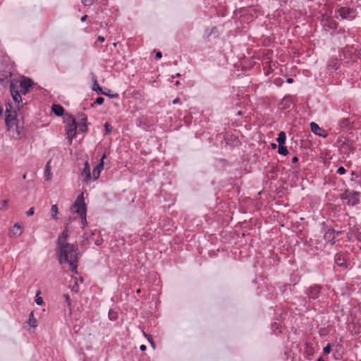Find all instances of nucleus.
<instances>
[{
  "label": "nucleus",
  "instance_id": "f257e3e1",
  "mask_svg": "<svg viewBox=\"0 0 361 361\" xmlns=\"http://www.w3.org/2000/svg\"><path fill=\"white\" fill-rule=\"evenodd\" d=\"M68 231L65 229L58 237L57 245L60 252L59 260L61 264L68 262L71 271H76L78 262L77 248L73 244L67 243Z\"/></svg>",
  "mask_w": 361,
  "mask_h": 361
},
{
  "label": "nucleus",
  "instance_id": "f03ea898",
  "mask_svg": "<svg viewBox=\"0 0 361 361\" xmlns=\"http://www.w3.org/2000/svg\"><path fill=\"white\" fill-rule=\"evenodd\" d=\"M18 121L16 111L12 110L11 105H6L5 122L8 128V131H11L14 128V124Z\"/></svg>",
  "mask_w": 361,
  "mask_h": 361
},
{
  "label": "nucleus",
  "instance_id": "7ed1b4c3",
  "mask_svg": "<svg viewBox=\"0 0 361 361\" xmlns=\"http://www.w3.org/2000/svg\"><path fill=\"white\" fill-rule=\"evenodd\" d=\"M71 211L73 213L78 214L80 216L86 214L87 209L84 202L83 193L77 197L71 207Z\"/></svg>",
  "mask_w": 361,
  "mask_h": 361
},
{
  "label": "nucleus",
  "instance_id": "20e7f679",
  "mask_svg": "<svg viewBox=\"0 0 361 361\" xmlns=\"http://www.w3.org/2000/svg\"><path fill=\"white\" fill-rule=\"evenodd\" d=\"M322 286L320 285L314 284L306 289L305 294L309 300H317L319 298Z\"/></svg>",
  "mask_w": 361,
  "mask_h": 361
},
{
  "label": "nucleus",
  "instance_id": "39448f33",
  "mask_svg": "<svg viewBox=\"0 0 361 361\" xmlns=\"http://www.w3.org/2000/svg\"><path fill=\"white\" fill-rule=\"evenodd\" d=\"M337 11H338L339 16L343 19H347L349 20H352L356 16L355 11L354 9L348 8V7H345V6L340 7Z\"/></svg>",
  "mask_w": 361,
  "mask_h": 361
},
{
  "label": "nucleus",
  "instance_id": "423d86ee",
  "mask_svg": "<svg viewBox=\"0 0 361 361\" xmlns=\"http://www.w3.org/2000/svg\"><path fill=\"white\" fill-rule=\"evenodd\" d=\"M321 23L326 31L330 30H334L337 28V23L329 17L323 16Z\"/></svg>",
  "mask_w": 361,
  "mask_h": 361
},
{
  "label": "nucleus",
  "instance_id": "0eeeda50",
  "mask_svg": "<svg viewBox=\"0 0 361 361\" xmlns=\"http://www.w3.org/2000/svg\"><path fill=\"white\" fill-rule=\"evenodd\" d=\"M23 131V123L20 124L19 121L16 123L14 124V128L11 131H9L11 133V137L13 140H18L21 138L22 134Z\"/></svg>",
  "mask_w": 361,
  "mask_h": 361
},
{
  "label": "nucleus",
  "instance_id": "6e6552de",
  "mask_svg": "<svg viewBox=\"0 0 361 361\" xmlns=\"http://www.w3.org/2000/svg\"><path fill=\"white\" fill-rule=\"evenodd\" d=\"M71 118V121L68 124L66 130L68 138L72 141L73 138L75 136L78 126L75 119L73 117Z\"/></svg>",
  "mask_w": 361,
  "mask_h": 361
},
{
  "label": "nucleus",
  "instance_id": "1a4fd4ad",
  "mask_svg": "<svg viewBox=\"0 0 361 361\" xmlns=\"http://www.w3.org/2000/svg\"><path fill=\"white\" fill-rule=\"evenodd\" d=\"M345 199L347 200L348 204L355 206L358 204L360 201V192L356 191L348 192Z\"/></svg>",
  "mask_w": 361,
  "mask_h": 361
},
{
  "label": "nucleus",
  "instance_id": "9d476101",
  "mask_svg": "<svg viewBox=\"0 0 361 361\" xmlns=\"http://www.w3.org/2000/svg\"><path fill=\"white\" fill-rule=\"evenodd\" d=\"M10 91L13 101L17 104L18 109L20 110V103L22 102L21 96L15 85L12 82L10 84Z\"/></svg>",
  "mask_w": 361,
  "mask_h": 361
},
{
  "label": "nucleus",
  "instance_id": "9b49d317",
  "mask_svg": "<svg viewBox=\"0 0 361 361\" xmlns=\"http://www.w3.org/2000/svg\"><path fill=\"white\" fill-rule=\"evenodd\" d=\"M310 128H311V130L313 133H314L315 135H317L319 136H321L322 137H327L328 135V133L327 132L321 128L316 123L314 122H312L310 123Z\"/></svg>",
  "mask_w": 361,
  "mask_h": 361
},
{
  "label": "nucleus",
  "instance_id": "f8f14e48",
  "mask_svg": "<svg viewBox=\"0 0 361 361\" xmlns=\"http://www.w3.org/2000/svg\"><path fill=\"white\" fill-rule=\"evenodd\" d=\"M105 158H106V154H104L101 158L100 163L98 165H97L94 167V169H93V171H92L93 180H97L99 177L100 173L104 168V162L103 161Z\"/></svg>",
  "mask_w": 361,
  "mask_h": 361
},
{
  "label": "nucleus",
  "instance_id": "ddd939ff",
  "mask_svg": "<svg viewBox=\"0 0 361 361\" xmlns=\"http://www.w3.org/2000/svg\"><path fill=\"white\" fill-rule=\"evenodd\" d=\"M87 120L85 114H80L79 115L78 127L81 132H86L87 130Z\"/></svg>",
  "mask_w": 361,
  "mask_h": 361
},
{
  "label": "nucleus",
  "instance_id": "4468645a",
  "mask_svg": "<svg viewBox=\"0 0 361 361\" xmlns=\"http://www.w3.org/2000/svg\"><path fill=\"white\" fill-rule=\"evenodd\" d=\"M81 175L83 178V180L85 183H88L91 180V172L89 164L87 161H85L84 164V168L81 173Z\"/></svg>",
  "mask_w": 361,
  "mask_h": 361
},
{
  "label": "nucleus",
  "instance_id": "2eb2a0df",
  "mask_svg": "<svg viewBox=\"0 0 361 361\" xmlns=\"http://www.w3.org/2000/svg\"><path fill=\"white\" fill-rule=\"evenodd\" d=\"M324 238L325 240L331 243V245L335 243L336 231L333 228H328L324 233Z\"/></svg>",
  "mask_w": 361,
  "mask_h": 361
},
{
  "label": "nucleus",
  "instance_id": "dca6fc26",
  "mask_svg": "<svg viewBox=\"0 0 361 361\" xmlns=\"http://www.w3.org/2000/svg\"><path fill=\"white\" fill-rule=\"evenodd\" d=\"M334 260L338 266L343 268L347 267L346 260L344 258L343 255H341V253L336 254L334 257Z\"/></svg>",
  "mask_w": 361,
  "mask_h": 361
},
{
  "label": "nucleus",
  "instance_id": "f3484780",
  "mask_svg": "<svg viewBox=\"0 0 361 361\" xmlns=\"http://www.w3.org/2000/svg\"><path fill=\"white\" fill-rule=\"evenodd\" d=\"M32 80L25 77H23L20 81V86L21 89H30L32 87Z\"/></svg>",
  "mask_w": 361,
  "mask_h": 361
},
{
  "label": "nucleus",
  "instance_id": "a211bd4d",
  "mask_svg": "<svg viewBox=\"0 0 361 361\" xmlns=\"http://www.w3.org/2000/svg\"><path fill=\"white\" fill-rule=\"evenodd\" d=\"M51 109L54 114L57 116H61L64 113L63 108L59 104H53Z\"/></svg>",
  "mask_w": 361,
  "mask_h": 361
},
{
  "label": "nucleus",
  "instance_id": "6ab92c4d",
  "mask_svg": "<svg viewBox=\"0 0 361 361\" xmlns=\"http://www.w3.org/2000/svg\"><path fill=\"white\" fill-rule=\"evenodd\" d=\"M351 124V121L349 118H342L339 122L340 128L342 130L347 129L350 125Z\"/></svg>",
  "mask_w": 361,
  "mask_h": 361
},
{
  "label": "nucleus",
  "instance_id": "aec40b11",
  "mask_svg": "<svg viewBox=\"0 0 361 361\" xmlns=\"http://www.w3.org/2000/svg\"><path fill=\"white\" fill-rule=\"evenodd\" d=\"M22 227L20 224H16L13 228L11 230V233L13 235L20 236L22 234Z\"/></svg>",
  "mask_w": 361,
  "mask_h": 361
},
{
  "label": "nucleus",
  "instance_id": "412c9836",
  "mask_svg": "<svg viewBox=\"0 0 361 361\" xmlns=\"http://www.w3.org/2000/svg\"><path fill=\"white\" fill-rule=\"evenodd\" d=\"M92 89L98 94L109 95L108 93L102 90V87L98 85L97 79L95 78H94V85Z\"/></svg>",
  "mask_w": 361,
  "mask_h": 361
},
{
  "label": "nucleus",
  "instance_id": "4be33fe9",
  "mask_svg": "<svg viewBox=\"0 0 361 361\" xmlns=\"http://www.w3.org/2000/svg\"><path fill=\"white\" fill-rule=\"evenodd\" d=\"M286 140V133L283 131H281L278 137L276 139L277 142L279 144V146L280 145H284Z\"/></svg>",
  "mask_w": 361,
  "mask_h": 361
},
{
  "label": "nucleus",
  "instance_id": "5701e85b",
  "mask_svg": "<svg viewBox=\"0 0 361 361\" xmlns=\"http://www.w3.org/2000/svg\"><path fill=\"white\" fill-rule=\"evenodd\" d=\"M51 178V166H50V161H49L45 166L44 178H45V180H50Z\"/></svg>",
  "mask_w": 361,
  "mask_h": 361
},
{
  "label": "nucleus",
  "instance_id": "b1692460",
  "mask_svg": "<svg viewBox=\"0 0 361 361\" xmlns=\"http://www.w3.org/2000/svg\"><path fill=\"white\" fill-rule=\"evenodd\" d=\"M28 323L32 327H36L37 326V319L34 317L33 312L30 313Z\"/></svg>",
  "mask_w": 361,
  "mask_h": 361
},
{
  "label": "nucleus",
  "instance_id": "393cba45",
  "mask_svg": "<svg viewBox=\"0 0 361 361\" xmlns=\"http://www.w3.org/2000/svg\"><path fill=\"white\" fill-rule=\"evenodd\" d=\"M51 218L54 219H57L58 207L56 204H53L51 207Z\"/></svg>",
  "mask_w": 361,
  "mask_h": 361
},
{
  "label": "nucleus",
  "instance_id": "a878e982",
  "mask_svg": "<svg viewBox=\"0 0 361 361\" xmlns=\"http://www.w3.org/2000/svg\"><path fill=\"white\" fill-rule=\"evenodd\" d=\"M278 152L281 155L286 156L288 154V151L287 149V147L284 145H280L279 146Z\"/></svg>",
  "mask_w": 361,
  "mask_h": 361
},
{
  "label": "nucleus",
  "instance_id": "bb28decb",
  "mask_svg": "<svg viewBox=\"0 0 361 361\" xmlns=\"http://www.w3.org/2000/svg\"><path fill=\"white\" fill-rule=\"evenodd\" d=\"M217 32L218 31L216 27H212L209 32L208 31V30L205 31V35H207V37L212 35H214L215 37L217 35Z\"/></svg>",
  "mask_w": 361,
  "mask_h": 361
},
{
  "label": "nucleus",
  "instance_id": "cd10ccee",
  "mask_svg": "<svg viewBox=\"0 0 361 361\" xmlns=\"http://www.w3.org/2000/svg\"><path fill=\"white\" fill-rule=\"evenodd\" d=\"M8 201L4 200L0 202V210H5L7 209Z\"/></svg>",
  "mask_w": 361,
  "mask_h": 361
},
{
  "label": "nucleus",
  "instance_id": "c85d7f7f",
  "mask_svg": "<svg viewBox=\"0 0 361 361\" xmlns=\"http://www.w3.org/2000/svg\"><path fill=\"white\" fill-rule=\"evenodd\" d=\"M105 133L104 135L110 134L111 132V126L108 123H105L104 124Z\"/></svg>",
  "mask_w": 361,
  "mask_h": 361
},
{
  "label": "nucleus",
  "instance_id": "c756f323",
  "mask_svg": "<svg viewBox=\"0 0 361 361\" xmlns=\"http://www.w3.org/2000/svg\"><path fill=\"white\" fill-rule=\"evenodd\" d=\"M40 292L39 291H37V295H36V299H35V302L37 305H42L43 304V300L41 297H39L38 296V294Z\"/></svg>",
  "mask_w": 361,
  "mask_h": 361
},
{
  "label": "nucleus",
  "instance_id": "7c9ffc66",
  "mask_svg": "<svg viewBox=\"0 0 361 361\" xmlns=\"http://www.w3.org/2000/svg\"><path fill=\"white\" fill-rule=\"evenodd\" d=\"M324 354H329L331 350V344L328 343L323 349Z\"/></svg>",
  "mask_w": 361,
  "mask_h": 361
},
{
  "label": "nucleus",
  "instance_id": "2f4dec72",
  "mask_svg": "<svg viewBox=\"0 0 361 361\" xmlns=\"http://www.w3.org/2000/svg\"><path fill=\"white\" fill-rule=\"evenodd\" d=\"M80 216L81 220H82V228H84L85 226H86L87 225V219H86V214H85V215H80Z\"/></svg>",
  "mask_w": 361,
  "mask_h": 361
},
{
  "label": "nucleus",
  "instance_id": "473e14b6",
  "mask_svg": "<svg viewBox=\"0 0 361 361\" xmlns=\"http://www.w3.org/2000/svg\"><path fill=\"white\" fill-rule=\"evenodd\" d=\"M104 99L102 97H99L96 99V100L94 101V104H97L98 105H101L104 103Z\"/></svg>",
  "mask_w": 361,
  "mask_h": 361
},
{
  "label": "nucleus",
  "instance_id": "72a5a7b5",
  "mask_svg": "<svg viewBox=\"0 0 361 361\" xmlns=\"http://www.w3.org/2000/svg\"><path fill=\"white\" fill-rule=\"evenodd\" d=\"M96 0H83L82 3L85 6H91Z\"/></svg>",
  "mask_w": 361,
  "mask_h": 361
},
{
  "label": "nucleus",
  "instance_id": "f704fd0d",
  "mask_svg": "<svg viewBox=\"0 0 361 361\" xmlns=\"http://www.w3.org/2000/svg\"><path fill=\"white\" fill-rule=\"evenodd\" d=\"M346 172V170L345 169L344 167L343 166H341L339 167L338 169H337V173L340 175H343L345 174Z\"/></svg>",
  "mask_w": 361,
  "mask_h": 361
},
{
  "label": "nucleus",
  "instance_id": "c9c22d12",
  "mask_svg": "<svg viewBox=\"0 0 361 361\" xmlns=\"http://www.w3.org/2000/svg\"><path fill=\"white\" fill-rule=\"evenodd\" d=\"M144 335L145 337L147 338V340L149 341V342L151 343V345L154 347V342H153V339H152V336L149 334H146L145 333H144Z\"/></svg>",
  "mask_w": 361,
  "mask_h": 361
},
{
  "label": "nucleus",
  "instance_id": "e433bc0d",
  "mask_svg": "<svg viewBox=\"0 0 361 361\" xmlns=\"http://www.w3.org/2000/svg\"><path fill=\"white\" fill-rule=\"evenodd\" d=\"M34 212H35V208L34 207H31L27 212V216H32V215L34 214Z\"/></svg>",
  "mask_w": 361,
  "mask_h": 361
},
{
  "label": "nucleus",
  "instance_id": "4c0bfd02",
  "mask_svg": "<svg viewBox=\"0 0 361 361\" xmlns=\"http://www.w3.org/2000/svg\"><path fill=\"white\" fill-rule=\"evenodd\" d=\"M343 144L345 145L348 148H350V146L352 145V142L345 137V142H343Z\"/></svg>",
  "mask_w": 361,
  "mask_h": 361
},
{
  "label": "nucleus",
  "instance_id": "58836bf2",
  "mask_svg": "<svg viewBox=\"0 0 361 361\" xmlns=\"http://www.w3.org/2000/svg\"><path fill=\"white\" fill-rule=\"evenodd\" d=\"M65 298H66V301L68 304V305H71V299H70V297L68 295H64Z\"/></svg>",
  "mask_w": 361,
  "mask_h": 361
},
{
  "label": "nucleus",
  "instance_id": "ea45409f",
  "mask_svg": "<svg viewBox=\"0 0 361 361\" xmlns=\"http://www.w3.org/2000/svg\"><path fill=\"white\" fill-rule=\"evenodd\" d=\"M102 241H103L102 239H98V240L94 241V244L96 245H100L102 244Z\"/></svg>",
  "mask_w": 361,
  "mask_h": 361
},
{
  "label": "nucleus",
  "instance_id": "a19ab883",
  "mask_svg": "<svg viewBox=\"0 0 361 361\" xmlns=\"http://www.w3.org/2000/svg\"><path fill=\"white\" fill-rule=\"evenodd\" d=\"M162 56V54L160 51H157L156 53V59H161Z\"/></svg>",
  "mask_w": 361,
  "mask_h": 361
},
{
  "label": "nucleus",
  "instance_id": "79ce46f5",
  "mask_svg": "<svg viewBox=\"0 0 361 361\" xmlns=\"http://www.w3.org/2000/svg\"><path fill=\"white\" fill-rule=\"evenodd\" d=\"M108 94L109 95L107 96L109 97L110 98H116L118 96V94H111V93H109Z\"/></svg>",
  "mask_w": 361,
  "mask_h": 361
},
{
  "label": "nucleus",
  "instance_id": "37998d69",
  "mask_svg": "<svg viewBox=\"0 0 361 361\" xmlns=\"http://www.w3.org/2000/svg\"><path fill=\"white\" fill-rule=\"evenodd\" d=\"M291 161L293 164H295L298 161V159L297 157H294L293 158H292L291 159Z\"/></svg>",
  "mask_w": 361,
  "mask_h": 361
},
{
  "label": "nucleus",
  "instance_id": "c03bdc74",
  "mask_svg": "<svg viewBox=\"0 0 361 361\" xmlns=\"http://www.w3.org/2000/svg\"><path fill=\"white\" fill-rule=\"evenodd\" d=\"M29 89H21V92L23 94H26L28 92Z\"/></svg>",
  "mask_w": 361,
  "mask_h": 361
},
{
  "label": "nucleus",
  "instance_id": "a18cd8bd",
  "mask_svg": "<svg viewBox=\"0 0 361 361\" xmlns=\"http://www.w3.org/2000/svg\"><path fill=\"white\" fill-rule=\"evenodd\" d=\"M180 102V99L178 97L176 98L175 99L173 100V104H178Z\"/></svg>",
  "mask_w": 361,
  "mask_h": 361
},
{
  "label": "nucleus",
  "instance_id": "49530a36",
  "mask_svg": "<svg viewBox=\"0 0 361 361\" xmlns=\"http://www.w3.org/2000/svg\"><path fill=\"white\" fill-rule=\"evenodd\" d=\"M98 41L101 42H104V37H102V36H99L98 38H97Z\"/></svg>",
  "mask_w": 361,
  "mask_h": 361
},
{
  "label": "nucleus",
  "instance_id": "de8ad7c7",
  "mask_svg": "<svg viewBox=\"0 0 361 361\" xmlns=\"http://www.w3.org/2000/svg\"><path fill=\"white\" fill-rule=\"evenodd\" d=\"M146 348H146V346H145V345H141L140 346V350L141 351H145V350H146Z\"/></svg>",
  "mask_w": 361,
  "mask_h": 361
},
{
  "label": "nucleus",
  "instance_id": "09e8293b",
  "mask_svg": "<svg viewBox=\"0 0 361 361\" xmlns=\"http://www.w3.org/2000/svg\"><path fill=\"white\" fill-rule=\"evenodd\" d=\"M87 18V15H85V16H82V17H81V19H80V20H81V21H82V22H84V21H85V20H86Z\"/></svg>",
  "mask_w": 361,
  "mask_h": 361
},
{
  "label": "nucleus",
  "instance_id": "8fccbe9b",
  "mask_svg": "<svg viewBox=\"0 0 361 361\" xmlns=\"http://www.w3.org/2000/svg\"><path fill=\"white\" fill-rule=\"evenodd\" d=\"M356 238L358 241L361 242V233L357 234Z\"/></svg>",
  "mask_w": 361,
  "mask_h": 361
},
{
  "label": "nucleus",
  "instance_id": "3c124183",
  "mask_svg": "<svg viewBox=\"0 0 361 361\" xmlns=\"http://www.w3.org/2000/svg\"><path fill=\"white\" fill-rule=\"evenodd\" d=\"M180 74L179 73H177L176 75H172L171 78H178V77H180Z\"/></svg>",
  "mask_w": 361,
  "mask_h": 361
},
{
  "label": "nucleus",
  "instance_id": "603ef678",
  "mask_svg": "<svg viewBox=\"0 0 361 361\" xmlns=\"http://www.w3.org/2000/svg\"><path fill=\"white\" fill-rule=\"evenodd\" d=\"M287 82L288 83H292V82H293V79L291 78H289L287 79Z\"/></svg>",
  "mask_w": 361,
  "mask_h": 361
},
{
  "label": "nucleus",
  "instance_id": "864d4df0",
  "mask_svg": "<svg viewBox=\"0 0 361 361\" xmlns=\"http://www.w3.org/2000/svg\"><path fill=\"white\" fill-rule=\"evenodd\" d=\"M271 148H272V149H276L277 146H276V144H275V143H271Z\"/></svg>",
  "mask_w": 361,
  "mask_h": 361
},
{
  "label": "nucleus",
  "instance_id": "5fc2aeb1",
  "mask_svg": "<svg viewBox=\"0 0 361 361\" xmlns=\"http://www.w3.org/2000/svg\"><path fill=\"white\" fill-rule=\"evenodd\" d=\"M341 233V231H336V237Z\"/></svg>",
  "mask_w": 361,
  "mask_h": 361
},
{
  "label": "nucleus",
  "instance_id": "6e6d98bb",
  "mask_svg": "<svg viewBox=\"0 0 361 361\" xmlns=\"http://www.w3.org/2000/svg\"><path fill=\"white\" fill-rule=\"evenodd\" d=\"M317 361H324V360L322 357H320L319 358L317 359Z\"/></svg>",
  "mask_w": 361,
  "mask_h": 361
},
{
  "label": "nucleus",
  "instance_id": "4d7b16f0",
  "mask_svg": "<svg viewBox=\"0 0 361 361\" xmlns=\"http://www.w3.org/2000/svg\"><path fill=\"white\" fill-rule=\"evenodd\" d=\"M3 109L0 106V116L2 114Z\"/></svg>",
  "mask_w": 361,
  "mask_h": 361
},
{
  "label": "nucleus",
  "instance_id": "13d9d810",
  "mask_svg": "<svg viewBox=\"0 0 361 361\" xmlns=\"http://www.w3.org/2000/svg\"><path fill=\"white\" fill-rule=\"evenodd\" d=\"M302 302H307V301H306L305 298H302Z\"/></svg>",
  "mask_w": 361,
  "mask_h": 361
},
{
  "label": "nucleus",
  "instance_id": "bf43d9fd",
  "mask_svg": "<svg viewBox=\"0 0 361 361\" xmlns=\"http://www.w3.org/2000/svg\"><path fill=\"white\" fill-rule=\"evenodd\" d=\"M26 178V174L25 173L23 176V179H25Z\"/></svg>",
  "mask_w": 361,
  "mask_h": 361
},
{
  "label": "nucleus",
  "instance_id": "052dcab7",
  "mask_svg": "<svg viewBox=\"0 0 361 361\" xmlns=\"http://www.w3.org/2000/svg\"><path fill=\"white\" fill-rule=\"evenodd\" d=\"M180 84L179 81L176 82V85H178Z\"/></svg>",
  "mask_w": 361,
  "mask_h": 361
},
{
  "label": "nucleus",
  "instance_id": "680f3d73",
  "mask_svg": "<svg viewBox=\"0 0 361 361\" xmlns=\"http://www.w3.org/2000/svg\"><path fill=\"white\" fill-rule=\"evenodd\" d=\"M140 292V289H138V290H137V293H139Z\"/></svg>",
  "mask_w": 361,
  "mask_h": 361
}]
</instances>
